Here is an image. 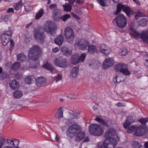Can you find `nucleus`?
Masks as SVG:
<instances>
[{
  "label": "nucleus",
  "mask_w": 148,
  "mask_h": 148,
  "mask_svg": "<svg viewBox=\"0 0 148 148\" xmlns=\"http://www.w3.org/2000/svg\"><path fill=\"white\" fill-rule=\"evenodd\" d=\"M57 28V25L56 24L49 22L45 25L43 29L41 27L35 28L34 32L35 40L39 44L42 43L45 41V37L43 30L47 33L53 35L55 33Z\"/></svg>",
  "instance_id": "obj_1"
},
{
  "label": "nucleus",
  "mask_w": 148,
  "mask_h": 148,
  "mask_svg": "<svg viewBox=\"0 0 148 148\" xmlns=\"http://www.w3.org/2000/svg\"><path fill=\"white\" fill-rule=\"evenodd\" d=\"M41 49L38 45H33L29 49L28 52L29 58L33 61H38L42 54Z\"/></svg>",
  "instance_id": "obj_2"
},
{
  "label": "nucleus",
  "mask_w": 148,
  "mask_h": 148,
  "mask_svg": "<svg viewBox=\"0 0 148 148\" xmlns=\"http://www.w3.org/2000/svg\"><path fill=\"white\" fill-rule=\"evenodd\" d=\"M89 130L91 134L95 136H101L104 132L103 127L97 124H91L89 127Z\"/></svg>",
  "instance_id": "obj_3"
},
{
  "label": "nucleus",
  "mask_w": 148,
  "mask_h": 148,
  "mask_svg": "<svg viewBox=\"0 0 148 148\" xmlns=\"http://www.w3.org/2000/svg\"><path fill=\"white\" fill-rule=\"evenodd\" d=\"M121 10H122L129 17L131 16L134 14L132 10L130 7L126 6L121 3H119L117 5L116 10L114 12V14H117L121 12Z\"/></svg>",
  "instance_id": "obj_4"
},
{
  "label": "nucleus",
  "mask_w": 148,
  "mask_h": 148,
  "mask_svg": "<svg viewBox=\"0 0 148 148\" xmlns=\"http://www.w3.org/2000/svg\"><path fill=\"white\" fill-rule=\"evenodd\" d=\"M115 21L117 25L120 28L122 29L125 27L127 25L126 18L123 14H119L113 21Z\"/></svg>",
  "instance_id": "obj_5"
},
{
  "label": "nucleus",
  "mask_w": 148,
  "mask_h": 148,
  "mask_svg": "<svg viewBox=\"0 0 148 148\" xmlns=\"http://www.w3.org/2000/svg\"><path fill=\"white\" fill-rule=\"evenodd\" d=\"M114 69L117 72H120L127 75H129L131 73L128 70V68L127 64L123 63H119L114 65Z\"/></svg>",
  "instance_id": "obj_6"
},
{
  "label": "nucleus",
  "mask_w": 148,
  "mask_h": 148,
  "mask_svg": "<svg viewBox=\"0 0 148 148\" xmlns=\"http://www.w3.org/2000/svg\"><path fill=\"white\" fill-rule=\"evenodd\" d=\"M82 130V127L77 124H73L70 125L66 131V134L70 137L74 136L75 134Z\"/></svg>",
  "instance_id": "obj_7"
},
{
  "label": "nucleus",
  "mask_w": 148,
  "mask_h": 148,
  "mask_svg": "<svg viewBox=\"0 0 148 148\" xmlns=\"http://www.w3.org/2000/svg\"><path fill=\"white\" fill-rule=\"evenodd\" d=\"M12 34V32L11 31H8L0 35L1 42L3 45L5 46L7 45Z\"/></svg>",
  "instance_id": "obj_8"
},
{
  "label": "nucleus",
  "mask_w": 148,
  "mask_h": 148,
  "mask_svg": "<svg viewBox=\"0 0 148 148\" xmlns=\"http://www.w3.org/2000/svg\"><path fill=\"white\" fill-rule=\"evenodd\" d=\"M76 44L80 49L86 50L88 49L90 44L87 40L84 39H82L76 42Z\"/></svg>",
  "instance_id": "obj_9"
},
{
  "label": "nucleus",
  "mask_w": 148,
  "mask_h": 148,
  "mask_svg": "<svg viewBox=\"0 0 148 148\" xmlns=\"http://www.w3.org/2000/svg\"><path fill=\"white\" fill-rule=\"evenodd\" d=\"M54 62L56 66L64 68L67 66V63L66 59L61 56L56 58Z\"/></svg>",
  "instance_id": "obj_10"
},
{
  "label": "nucleus",
  "mask_w": 148,
  "mask_h": 148,
  "mask_svg": "<svg viewBox=\"0 0 148 148\" xmlns=\"http://www.w3.org/2000/svg\"><path fill=\"white\" fill-rule=\"evenodd\" d=\"M147 132V128L145 126H140L136 129L134 133L136 136H141Z\"/></svg>",
  "instance_id": "obj_11"
},
{
  "label": "nucleus",
  "mask_w": 148,
  "mask_h": 148,
  "mask_svg": "<svg viewBox=\"0 0 148 148\" xmlns=\"http://www.w3.org/2000/svg\"><path fill=\"white\" fill-rule=\"evenodd\" d=\"M86 56V54L83 53L80 56H73L71 59V63L74 64H76L80 61L83 62L85 59Z\"/></svg>",
  "instance_id": "obj_12"
},
{
  "label": "nucleus",
  "mask_w": 148,
  "mask_h": 148,
  "mask_svg": "<svg viewBox=\"0 0 148 148\" xmlns=\"http://www.w3.org/2000/svg\"><path fill=\"white\" fill-rule=\"evenodd\" d=\"M64 34L67 39L72 40L74 37V33L73 30L69 27L65 28L64 30Z\"/></svg>",
  "instance_id": "obj_13"
},
{
  "label": "nucleus",
  "mask_w": 148,
  "mask_h": 148,
  "mask_svg": "<svg viewBox=\"0 0 148 148\" xmlns=\"http://www.w3.org/2000/svg\"><path fill=\"white\" fill-rule=\"evenodd\" d=\"M100 51L105 55L109 54L111 52L110 48L104 44H102L99 47Z\"/></svg>",
  "instance_id": "obj_14"
},
{
  "label": "nucleus",
  "mask_w": 148,
  "mask_h": 148,
  "mask_svg": "<svg viewBox=\"0 0 148 148\" xmlns=\"http://www.w3.org/2000/svg\"><path fill=\"white\" fill-rule=\"evenodd\" d=\"M116 131L113 128H111L107 130L105 132L104 136L106 138H111L112 136H114L116 135Z\"/></svg>",
  "instance_id": "obj_15"
},
{
  "label": "nucleus",
  "mask_w": 148,
  "mask_h": 148,
  "mask_svg": "<svg viewBox=\"0 0 148 148\" xmlns=\"http://www.w3.org/2000/svg\"><path fill=\"white\" fill-rule=\"evenodd\" d=\"M114 64V61L112 58H108L106 59L104 61L103 67L106 69L112 66Z\"/></svg>",
  "instance_id": "obj_16"
},
{
  "label": "nucleus",
  "mask_w": 148,
  "mask_h": 148,
  "mask_svg": "<svg viewBox=\"0 0 148 148\" xmlns=\"http://www.w3.org/2000/svg\"><path fill=\"white\" fill-rule=\"evenodd\" d=\"M79 113L75 112L72 111L67 114L66 116V120L69 121L73 119H78L79 118Z\"/></svg>",
  "instance_id": "obj_17"
},
{
  "label": "nucleus",
  "mask_w": 148,
  "mask_h": 148,
  "mask_svg": "<svg viewBox=\"0 0 148 148\" xmlns=\"http://www.w3.org/2000/svg\"><path fill=\"white\" fill-rule=\"evenodd\" d=\"M85 136V133L84 132L79 131L75 137V140L77 142H79L84 138Z\"/></svg>",
  "instance_id": "obj_18"
},
{
  "label": "nucleus",
  "mask_w": 148,
  "mask_h": 148,
  "mask_svg": "<svg viewBox=\"0 0 148 148\" xmlns=\"http://www.w3.org/2000/svg\"><path fill=\"white\" fill-rule=\"evenodd\" d=\"M88 49V52L91 55H93L98 51L97 47L93 45H89Z\"/></svg>",
  "instance_id": "obj_19"
},
{
  "label": "nucleus",
  "mask_w": 148,
  "mask_h": 148,
  "mask_svg": "<svg viewBox=\"0 0 148 148\" xmlns=\"http://www.w3.org/2000/svg\"><path fill=\"white\" fill-rule=\"evenodd\" d=\"M35 79L36 84L38 86H42L46 83L45 78L42 77H39Z\"/></svg>",
  "instance_id": "obj_20"
},
{
  "label": "nucleus",
  "mask_w": 148,
  "mask_h": 148,
  "mask_svg": "<svg viewBox=\"0 0 148 148\" xmlns=\"http://www.w3.org/2000/svg\"><path fill=\"white\" fill-rule=\"evenodd\" d=\"M79 72V68L75 67L72 69L70 74V77L71 78H75L77 76Z\"/></svg>",
  "instance_id": "obj_21"
},
{
  "label": "nucleus",
  "mask_w": 148,
  "mask_h": 148,
  "mask_svg": "<svg viewBox=\"0 0 148 148\" xmlns=\"http://www.w3.org/2000/svg\"><path fill=\"white\" fill-rule=\"evenodd\" d=\"M9 85L11 89L12 90H16L19 87L18 84L15 80L10 81Z\"/></svg>",
  "instance_id": "obj_22"
},
{
  "label": "nucleus",
  "mask_w": 148,
  "mask_h": 148,
  "mask_svg": "<svg viewBox=\"0 0 148 148\" xmlns=\"http://www.w3.org/2000/svg\"><path fill=\"white\" fill-rule=\"evenodd\" d=\"M140 38L145 42L148 43V30L140 34Z\"/></svg>",
  "instance_id": "obj_23"
},
{
  "label": "nucleus",
  "mask_w": 148,
  "mask_h": 148,
  "mask_svg": "<svg viewBox=\"0 0 148 148\" xmlns=\"http://www.w3.org/2000/svg\"><path fill=\"white\" fill-rule=\"evenodd\" d=\"M64 38L62 35H59L55 39V43L59 45H61L63 42Z\"/></svg>",
  "instance_id": "obj_24"
},
{
  "label": "nucleus",
  "mask_w": 148,
  "mask_h": 148,
  "mask_svg": "<svg viewBox=\"0 0 148 148\" xmlns=\"http://www.w3.org/2000/svg\"><path fill=\"white\" fill-rule=\"evenodd\" d=\"M61 51L66 56L70 55L71 53V50L68 49L67 46H64L62 47Z\"/></svg>",
  "instance_id": "obj_25"
},
{
  "label": "nucleus",
  "mask_w": 148,
  "mask_h": 148,
  "mask_svg": "<svg viewBox=\"0 0 148 148\" xmlns=\"http://www.w3.org/2000/svg\"><path fill=\"white\" fill-rule=\"evenodd\" d=\"M130 33L131 36H133L134 38H138L139 37L140 34L139 33L136 31L134 28L131 27L130 29Z\"/></svg>",
  "instance_id": "obj_26"
},
{
  "label": "nucleus",
  "mask_w": 148,
  "mask_h": 148,
  "mask_svg": "<svg viewBox=\"0 0 148 148\" xmlns=\"http://www.w3.org/2000/svg\"><path fill=\"white\" fill-rule=\"evenodd\" d=\"M24 2L22 1H19L15 3L13 7L14 9L16 10H20L21 9L23 5Z\"/></svg>",
  "instance_id": "obj_27"
},
{
  "label": "nucleus",
  "mask_w": 148,
  "mask_h": 148,
  "mask_svg": "<svg viewBox=\"0 0 148 148\" xmlns=\"http://www.w3.org/2000/svg\"><path fill=\"white\" fill-rule=\"evenodd\" d=\"M107 142L110 143L115 146H116L117 143L116 139L112 137L110 138H106L104 140V143H106Z\"/></svg>",
  "instance_id": "obj_28"
},
{
  "label": "nucleus",
  "mask_w": 148,
  "mask_h": 148,
  "mask_svg": "<svg viewBox=\"0 0 148 148\" xmlns=\"http://www.w3.org/2000/svg\"><path fill=\"white\" fill-rule=\"evenodd\" d=\"M24 8L27 12H29L31 11L32 9V6L29 1H27L25 2L24 4Z\"/></svg>",
  "instance_id": "obj_29"
},
{
  "label": "nucleus",
  "mask_w": 148,
  "mask_h": 148,
  "mask_svg": "<svg viewBox=\"0 0 148 148\" xmlns=\"http://www.w3.org/2000/svg\"><path fill=\"white\" fill-rule=\"evenodd\" d=\"M63 112L61 108H59L55 115V117L59 119L63 117Z\"/></svg>",
  "instance_id": "obj_30"
},
{
  "label": "nucleus",
  "mask_w": 148,
  "mask_h": 148,
  "mask_svg": "<svg viewBox=\"0 0 148 148\" xmlns=\"http://www.w3.org/2000/svg\"><path fill=\"white\" fill-rule=\"evenodd\" d=\"M17 59L18 61L21 62L25 60L26 57L24 54L20 53L17 56Z\"/></svg>",
  "instance_id": "obj_31"
},
{
  "label": "nucleus",
  "mask_w": 148,
  "mask_h": 148,
  "mask_svg": "<svg viewBox=\"0 0 148 148\" xmlns=\"http://www.w3.org/2000/svg\"><path fill=\"white\" fill-rule=\"evenodd\" d=\"M23 95V93L20 90L16 91L13 94L14 97L16 99H19L21 98Z\"/></svg>",
  "instance_id": "obj_32"
},
{
  "label": "nucleus",
  "mask_w": 148,
  "mask_h": 148,
  "mask_svg": "<svg viewBox=\"0 0 148 148\" xmlns=\"http://www.w3.org/2000/svg\"><path fill=\"white\" fill-rule=\"evenodd\" d=\"M95 120L99 122L100 124L104 127L108 126L107 123L104 120L102 119L97 117L95 119Z\"/></svg>",
  "instance_id": "obj_33"
},
{
  "label": "nucleus",
  "mask_w": 148,
  "mask_h": 148,
  "mask_svg": "<svg viewBox=\"0 0 148 148\" xmlns=\"http://www.w3.org/2000/svg\"><path fill=\"white\" fill-rule=\"evenodd\" d=\"M44 13V11L42 8H41L39 11L37 12L35 15V19L36 20H38L43 15Z\"/></svg>",
  "instance_id": "obj_34"
},
{
  "label": "nucleus",
  "mask_w": 148,
  "mask_h": 148,
  "mask_svg": "<svg viewBox=\"0 0 148 148\" xmlns=\"http://www.w3.org/2000/svg\"><path fill=\"white\" fill-rule=\"evenodd\" d=\"M133 122H134V121L131 120L130 117L128 118L125 121L123 124V126L124 128L125 129L126 128Z\"/></svg>",
  "instance_id": "obj_35"
},
{
  "label": "nucleus",
  "mask_w": 148,
  "mask_h": 148,
  "mask_svg": "<svg viewBox=\"0 0 148 148\" xmlns=\"http://www.w3.org/2000/svg\"><path fill=\"white\" fill-rule=\"evenodd\" d=\"M35 79V77L34 76H29L25 79V82L27 84H30L31 83L33 79Z\"/></svg>",
  "instance_id": "obj_36"
},
{
  "label": "nucleus",
  "mask_w": 148,
  "mask_h": 148,
  "mask_svg": "<svg viewBox=\"0 0 148 148\" xmlns=\"http://www.w3.org/2000/svg\"><path fill=\"white\" fill-rule=\"evenodd\" d=\"M63 7L64 10L67 12L71 11L72 10V6L69 4H66L63 5Z\"/></svg>",
  "instance_id": "obj_37"
},
{
  "label": "nucleus",
  "mask_w": 148,
  "mask_h": 148,
  "mask_svg": "<svg viewBox=\"0 0 148 148\" xmlns=\"http://www.w3.org/2000/svg\"><path fill=\"white\" fill-rule=\"evenodd\" d=\"M43 67L46 69L51 71H53L54 69L53 66L48 63H46L45 64H44Z\"/></svg>",
  "instance_id": "obj_38"
},
{
  "label": "nucleus",
  "mask_w": 148,
  "mask_h": 148,
  "mask_svg": "<svg viewBox=\"0 0 148 148\" xmlns=\"http://www.w3.org/2000/svg\"><path fill=\"white\" fill-rule=\"evenodd\" d=\"M132 146L133 148H140L142 145L138 142L133 141L132 142Z\"/></svg>",
  "instance_id": "obj_39"
},
{
  "label": "nucleus",
  "mask_w": 148,
  "mask_h": 148,
  "mask_svg": "<svg viewBox=\"0 0 148 148\" xmlns=\"http://www.w3.org/2000/svg\"><path fill=\"white\" fill-rule=\"evenodd\" d=\"M147 20L146 18H143L140 21L139 25L141 26L144 27L147 25Z\"/></svg>",
  "instance_id": "obj_40"
},
{
  "label": "nucleus",
  "mask_w": 148,
  "mask_h": 148,
  "mask_svg": "<svg viewBox=\"0 0 148 148\" xmlns=\"http://www.w3.org/2000/svg\"><path fill=\"white\" fill-rule=\"evenodd\" d=\"M7 75V73L5 72H3L0 73V80H3L5 79Z\"/></svg>",
  "instance_id": "obj_41"
},
{
  "label": "nucleus",
  "mask_w": 148,
  "mask_h": 148,
  "mask_svg": "<svg viewBox=\"0 0 148 148\" xmlns=\"http://www.w3.org/2000/svg\"><path fill=\"white\" fill-rule=\"evenodd\" d=\"M145 16V14L143 13L140 12H136V14L135 15V17L136 20L138 19L140 17Z\"/></svg>",
  "instance_id": "obj_42"
},
{
  "label": "nucleus",
  "mask_w": 148,
  "mask_h": 148,
  "mask_svg": "<svg viewBox=\"0 0 148 148\" xmlns=\"http://www.w3.org/2000/svg\"><path fill=\"white\" fill-rule=\"evenodd\" d=\"M127 53V50L125 48H123L120 50L119 51V54L121 56H125Z\"/></svg>",
  "instance_id": "obj_43"
},
{
  "label": "nucleus",
  "mask_w": 148,
  "mask_h": 148,
  "mask_svg": "<svg viewBox=\"0 0 148 148\" xmlns=\"http://www.w3.org/2000/svg\"><path fill=\"white\" fill-rule=\"evenodd\" d=\"M62 12L59 9H57L54 10L53 12V15L60 16L62 15Z\"/></svg>",
  "instance_id": "obj_44"
},
{
  "label": "nucleus",
  "mask_w": 148,
  "mask_h": 148,
  "mask_svg": "<svg viewBox=\"0 0 148 148\" xmlns=\"http://www.w3.org/2000/svg\"><path fill=\"white\" fill-rule=\"evenodd\" d=\"M20 66V64L18 62L15 63L12 66V70H17Z\"/></svg>",
  "instance_id": "obj_45"
},
{
  "label": "nucleus",
  "mask_w": 148,
  "mask_h": 148,
  "mask_svg": "<svg viewBox=\"0 0 148 148\" xmlns=\"http://www.w3.org/2000/svg\"><path fill=\"white\" fill-rule=\"evenodd\" d=\"M136 127L134 125L128 127L127 132L129 133H131L133 132L135 130Z\"/></svg>",
  "instance_id": "obj_46"
},
{
  "label": "nucleus",
  "mask_w": 148,
  "mask_h": 148,
  "mask_svg": "<svg viewBox=\"0 0 148 148\" xmlns=\"http://www.w3.org/2000/svg\"><path fill=\"white\" fill-rule=\"evenodd\" d=\"M71 17L70 15L68 14L64 15L62 16H61V20L64 22L67 21Z\"/></svg>",
  "instance_id": "obj_47"
},
{
  "label": "nucleus",
  "mask_w": 148,
  "mask_h": 148,
  "mask_svg": "<svg viewBox=\"0 0 148 148\" xmlns=\"http://www.w3.org/2000/svg\"><path fill=\"white\" fill-rule=\"evenodd\" d=\"M139 121L142 124L145 125L148 122V119L147 118H142L139 120Z\"/></svg>",
  "instance_id": "obj_48"
},
{
  "label": "nucleus",
  "mask_w": 148,
  "mask_h": 148,
  "mask_svg": "<svg viewBox=\"0 0 148 148\" xmlns=\"http://www.w3.org/2000/svg\"><path fill=\"white\" fill-rule=\"evenodd\" d=\"M53 17L54 21L55 22H59L61 19V15H53Z\"/></svg>",
  "instance_id": "obj_49"
},
{
  "label": "nucleus",
  "mask_w": 148,
  "mask_h": 148,
  "mask_svg": "<svg viewBox=\"0 0 148 148\" xmlns=\"http://www.w3.org/2000/svg\"><path fill=\"white\" fill-rule=\"evenodd\" d=\"M121 77H118V76L116 77H115L114 78V81L115 82H116L117 83H119L122 81H123L124 80H123L122 81L121 80Z\"/></svg>",
  "instance_id": "obj_50"
},
{
  "label": "nucleus",
  "mask_w": 148,
  "mask_h": 148,
  "mask_svg": "<svg viewBox=\"0 0 148 148\" xmlns=\"http://www.w3.org/2000/svg\"><path fill=\"white\" fill-rule=\"evenodd\" d=\"M98 148H106V145L104 144V141L103 143L101 142H99L98 144Z\"/></svg>",
  "instance_id": "obj_51"
},
{
  "label": "nucleus",
  "mask_w": 148,
  "mask_h": 148,
  "mask_svg": "<svg viewBox=\"0 0 148 148\" xmlns=\"http://www.w3.org/2000/svg\"><path fill=\"white\" fill-rule=\"evenodd\" d=\"M104 144L106 145V148H114L115 146L109 142H107L106 143Z\"/></svg>",
  "instance_id": "obj_52"
},
{
  "label": "nucleus",
  "mask_w": 148,
  "mask_h": 148,
  "mask_svg": "<svg viewBox=\"0 0 148 148\" xmlns=\"http://www.w3.org/2000/svg\"><path fill=\"white\" fill-rule=\"evenodd\" d=\"M49 8L51 10H53L58 9L57 8V5L55 4H52L50 5Z\"/></svg>",
  "instance_id": "obj_53"
},
{
  "label": "nucleus",
  "mask_w": 148,
  "mask_h": 148,
  "mask_svg": "<svg viewBox=\"0 0 148 148\" xmlns=\"http://www.w3.org/2000/svg\"><path fill=\"white\" fill-rule=\"evenodd\" d=\"M97 2H99L100 5L103 6L104 7L106 6V2L103 0H97Z\"/></svg>",
  "instance_id": "obj_54"
},
{
  "label": "nucleus",
  "mask_w": 148,
  "mask_h": 148,
  "mask_svg": "<svg viewBox=\"0 0 148 148\" xmlns=\"http://www.w3.org/2000/svg\"><path fill=\"white\" fill-rule=\"evenodd\" d=\"M67 97L71 99H76L78 97L77 95H75L74 94H70L68 95Z\"/></svg>",
  "instance_id": "obj_55"
},
{
  "label": "nucleus",
  "mask_w": 148,
  "mask_h": 148,
  "mask_svg": "<svg viewBox=\"0 0 148 148\" xmlns=\"http://www.w3.org/2000/svg\"><path fill=\"white\" fill-rule=\"evenodd\" d=\"M5 140H7L6 142L8 145L12 143L14 147H16V145H15V143L14 142V141H13V140H10L9 139Z\"/></svg>",
  "instance_id": "obj_56"
},
{
  "label": "nucleus",
  "mask_w": 148,
  "mask_h": 148,
  "mask_svg": "<svg viewBox=\"0 0 148 148\" xmlns=\"http://www.w3.org/2000/svg\"><path fill=\"white\" fill-rule=\"evenodd\" d=\"M62 79V76L61 74H58L56 78V83L58 82V81L61 80Z\"/></svg>",
  "instance_id": "obj_57"
},
{
  "label": "nucleus",
  "mask_w": 148,
  "mask_h": 148,
  "mask_svg": "<svg viewBox=\"0 0 148 148\" xmlns=\"http://www.w3.org/2000/svg\"><path fill=\"white\" fill-rule=\"evenodd\" d=\"M4 143L5 139L3 138L0 139V148H2L4 145Z\"/></svg>",
  "instance_id": "obj_58"
},
{
  "label": "nucleus",
  "mask_w": 148,
  "mask_h": 148,
  "mask_svg": "<svg viewBox=\"0 0 148 148\" xmlns=\"http://www.w3.org/2000/svg\"><path fill=\"white\" fill-rule=\"evenodd\" d=\"M9 18V16L7 15H5L4 16H2L1 17V18L4 20L5 21H7V20H8Z\"/></svg>",
  "instance_id": "obj_59"
},
{
  "label": "nucleus",
  "mask_w": 148,
  "mask_h": 148,
  "mask_svg": "<svg viewBox=\"0 0 148 148\" xmlns=\"http://www.w3.org/2000/svg\"><path fill=\"white\" fill-rule=\"evenodd\" d=\"M77 3L78 4H82L84 3V0H75Z\"/></svg>",
  "instance_id": "obj_60"
},
{
  "label": "nucleus",
  "mask_w": 148,
  "mask_h": 148,
  "mask_svg": "<svg viewBox=\"0 0 148 148\" xmlns=\"http://www.w3.org/2000/svg\"><path fill=\"white\" fill-rule=\"evenodd\" d=\"M14 9L13 8H9L7 10L6 12L8 13H10L11 12H14Z\"/></svg>",
  "instance_id": "obj_61"
},
{
  "label": "nucleus",
  "mask_w": 148,
  "mask_h": 148,
  "mask_svg": "<svg viewBox=\"0 0 148 148\" xmlns=\"http://www.w3.org/2000/svg\"><path fill=\"white\" fill-rule=\"evenodd\" d=\"M117 106L119 107H125V105L123 103H121V102H118L117 103Z\"/></svg>",
  "instance_id": "obj_62"
},
{
  "label": "nucleus",
  "mask_w": 148,
  "mask_h": 148,
  "mask_svg": "<svg viewBox=\"0 0 148 148\" xmlns=\"http://www.w3.org/2000/svg\"><path fill=\"white\" fill-rule=\"evenodd\" d=\"M59 51V49L58 47H56L52 49V52L54 53H56Z\"/></svg>",
  "instance_id": "obj_63"
},
{
  "label": "nucleus",
  "mask_w": 148,
  "mask_h": 148,
  "mask_svg": "<svg viewBox=\"0 0 148 148\" xmlns=\"http://www.w3.org/2000/svg\"><path fill=\"white\" fill-rule=\"evenodd\" d=\"M16 77L18 79L21 78L22 77V75L21 74L17 73L16 74Z\"/></svg>",
  "instance_id": "obj_64"
}]
</instances>
